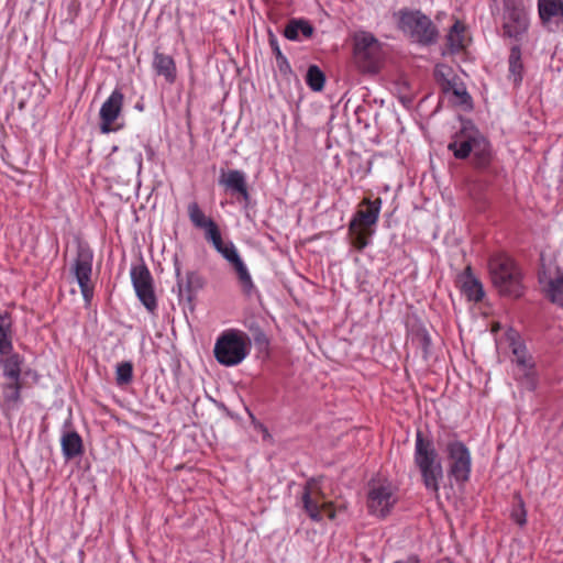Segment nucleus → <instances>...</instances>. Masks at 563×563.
Segmentation results:
<instances>
[{"label":"nucleus","mask_w":563,"mask_h":563,"mask_svg":"<svg viewBox=\"0 0 563 563\" xmlns=\"http://www.w3.org/2000/svg\"><path fill=\"white\" fill-rule=\"evenodd\" d=\"M467 46L466 25L456 19L445 35V48L450 55L462 53Z\"/></svg>","instance_id":"18"},{"label":"nucleus","mask_w":563,"mask_h":563,"mask_svg":"<svg viewBox=\"0 0 563 563\" xmlns=\"http://www.w3.org/2000/svg\"><path fill=\"white\" fill-rule=\"evenodd\" d=\"M322 514L324 512L330 520H334L336 517V511L333 508V503L325 500L322 503Z\"/></svg>","instance_id":"40"},{"label":"nucleus","mask_w":563,"mask_h":563,"mask_svg":"<svg viewBox=\"0 0 563 563\" xmlns=\"http://www.w3.org/2000/svg\"><path fill=\"white\" fill-rule=\"evenodd\" d=\"M521 376L519 382L521 385L526 387L529 391H534L539 385V374L537 372L536 363L530 367L520 368Z\"/></svg>","instance_id":"30"},{"label":"nucleus","mask_w":563,"mask_h":563,"mask_svg":"<svg viewBox=\"0 0 563 563\" xmlns=\"http://www.w3.org/2000/svg\"><path fill=\"white\" fill-rule=\"evenodd\" d=\"M221 176H225V174H222ZM227 176H231V177H234V176H242L240 172H236V170H233V172H229L227 174Z\"/></svg>","instance_id":"45"},{"label":"nucleus","mask_w":563,"mask_h":563,"mask_svg":"<svg viewBox=\"0 0 563 563\" xmlns=\"http://www.w3.org/2000/svg\"><path fill=\"white\" fill-rule=\"evenodd\" d=\"M444 453L448 462V476L457 485H465L471 478L472 455L464 442L454 438L450 440Z\"/></svg>","instance_id":"8"},{"label":"nucleus","mask_w":563,"mask_h":563,"mask_svg":"<svg viewBox=\"0 0 563 563\" xmlns=\"http://www.w3.org/2000/svg\"><path fill=\"white\" fill-rule=\"evenodd\" d=\"M60 446L66 460H71L82 453V440L76 431H64L60 437Z\"/></svg>","instance_id":"24"},{"label":"nucleus","mask_w":563,"mask_h":563,"mask_svg":"<svg viewBox=\"0 0 563 563\" xmlns=\"http://www.w3.org/2000/svg\"><path fill=\"white\" fill-rule=\"evenodd\" d=\"M529 26L530 18L522 0H503V36L521 42L528 33Z\"/></svg>","instance_id":"7"},{"label":"nucleus","mask_w":563,"mask_h":563,"mask_svg":"<svg viewBox=\"0 0 563 563\" xmlns=\"http://www.w3.org/2000/svg\"><path fill=\"white\" fill-rule=\"evenodd\" d=\"M249 420L251 426L253 427V432L258 435L264 443L272 444L273 443V437L269 433L268 429L256 420V418L253 416V413L249 410Z\"/></svg>","instance_id":"35"},{"label":"nucleus","mask_w":563,"mask_h":563,"mask_svg":"<svg viewBox=\"0 0 563 563\" xmlns=\"http://www.w3.org/2000/svg\"><path fill=\"white\" fill-rule=\"evenodd\" d=\"M275 59H276L277 68L283 75L291 74V71H292L291 66L285 55H280L279 57H277Z\"/></svg>","instance_id":"39"},{"label":"nucleus","mask_w":563,"mask_h":563,"mask_svg":"<svg viewBox=\"0 0 563 563\" xmlns=\"http://www.w3.org/2000/svg\"><path fill=\"white\" fill-rule=\"evenodd\" d=\"M399 563H421L420 558L417 554H410L406 559L398 561Z\"/></svg>","instance_id":"43"},{"label":"nucleus","mask_w":563,"mask_h":563,"mask_svg":"<svg viewBox=\"0 0 563 563\" xmlns=\"http://www.w3.org/2000/svg\"><path fill=\"white\" fill-rule=\"evenodd\" d=\"M0 361L4 377L10 380H20L22 360L19 354L10 353Z\"/></svg>","instance_id":"27"},{"label":"nucleus","mask_w":563,"mask_h":563,"mask_svg":"<svg viewBox=\"0 0 563 563\" xmlns=\"http://www.w3.org/2000/svg\"><path fill=\"white\" fill-rule=\"evenodd\" d=\"M220 254L235 268L243 286L246 285V267L234 244L227 242L225 246L220 251Z\"/></svg>","instance_id":"26"},{"label":"nucleus","mask_w":563,"mask_h":563,"mask_svg":"<svg viewBox=\"0 0 563 563\" xmlns=\"http://www.w3.org/2000/svg\"><path fill=\"white\" fill-rule=\"evenodd\" d=\"M396 503V497L393 494L390 486L377 485L369 489L367 498V507L371 514L379 518H385L389 515L390 509Z\"/></svg>","instance_id":"16"},{"label":"nucleus","mask_w":563,"mask_h":563,"mask_svg":"<svg viewBox=\"0 0 563 563\" xmlns=\"http://www.w3.org/2000/svg\"><path fill=\"white\" fill-rule=\"evenodd\" d=\"M538 13L541 23L548 26L550 23L563 21V0H538Z\"/></svg>","instance_id":"21"},{"label":"nucleus","mask_w":563,"mask_h":563,"mask_svg":"<svg viewBox=\"0 0 563 563\" xmlns=\"http://www.w3.org/2000/svg\"><path fill=\"white\" fill-rule=\"evenodd\" d=\"M152 67L156 75L163 76L168 84H174L177 68L174 58L156 48L153 53Z\"/></svg>","instance_id":"20"},{"label":"nucleus","mask_w":563,"mask_h":563,"mask_svg":"<svg viewBox=\"0 0 563 563\" xmlns=\"http://www.w3.org/2000/svg\"><path fill=\"white\" fill-rule=\"evenodd\" d=\"M130 275L137 298L150 312H153L157 308V302L148 268L144 264L133 265Z\"/></svg>","instance_id":"10"},{"label":"nucleus","mask_w":563,"mask_h":563,"mask_svg":"<svg viewBox=\"0 0 563 563\" xmlns=\"http://www.w3.org/2000/svg\"><path fill=\"white\" fill-rule=\"evenodd\" d=\"M461 291L468 301L481 302L485 296L483 284L473 274L471 266H466L461 275Z\"/></svg>","instance_id":"19"},{"label":"nucleus","mask_w":563,"mask_h":563,"mask_svg":"<svg viewBox=\"0 0 563 563\" xmlns=\"http://www.w3.org/2000/svg\"><path fill=\"white\" fill-rule=\"evenodd\" d=\"M13 329L12 319L5 311H0V354H10L13 350L12 344Z\"/></svg>","instance_id":"25"},{"label":"nucleus","mask_w":563,"mask_h":563,"mask_svg":"<svg viewBox=\"0 0 563 563\" xmlns=\"http://www.w3.org/2000/svg\"><path fill=\"white\" fill-rule=\"evenodd\" d=\"M249 331L252 333V338L249 335V351L253 346L255 358L264 363L263 371L271 375H277V362L272 356L269 338L258 327L253 324L249 327Z\"/></svg>","instance_id":"13"},{"label":"nucleus","mask_w":563,"mask_h":563,"mask_svg":"<svg viewBox=\"0 0 563 563\" xmlns=\"http://www.w3.org/2000/svg\"><path fill=\"white\" fill-rule=\"evenodd\" d=\"M133 378V365L131 362H121L115 368V380L119 386L131 383Z\"/></svg>","instance_id":"33"},{"label":"nucleus","mask_w":563,"mask_h":563,"mask_svg":"<svg viewBox=\"0 0 563 563\" xmlns=\"http://www.w3.org/2000/svg\"><path fill=\"white\" fill-rule=\"evenodd\" d=\"M244 179L245 178H220L219 184L232 196L238 194L246 199V186Z\"/></svg>","instance_id":"31"},{"label":"nucleus","mask_w":563,"mask_h":563,"mask_svg":"<svg viewBox=\"0 0 563 563\" xmlns=\"http://www.w3.org/2000/svg\"><path fill=\"white\" fill-rule=\"evenodd\" d=\"M323 501H325L324 493L317 482L313 478L307 481L302 487L300 503L302 510L313 522H321L323 520Z\"/></svg>","instance_id":"14"},{"label":"nucleus","mask_w":563,"mask_h":563,"mask_svg":"<svg viewBox=\"0 0 563 563\" xmlns=\"http://www.w3.org/2000/svg\"><path fill=\"white\" fill-rule=\"evenodd\" d=\"M394 563H399V562H394Z\"/></svg>","instance_id":"47"},{"label":"nucleus","mask_w":563,"mask_h":563,"mask_svg":"<svg viewBox=\"0 0 563 563\" xmlns=\"http://www.w3.org/2000/svg\"><path fill=\"white\" fill-rule=\"evenodd\" d=\"M188 216L192 224L198 229L203 230L214 222L205 216L197 202H190L188 205Z\"/></svg>","instance_id":"29"},{"label":"nucleus","mask_w":563,"mask_h":563,"mask_svg":"<svg viewBox=\"0 0 563 563\" xmlns=\"http://www.w3.org/2000/svg\"><path fill=\"white\" fill-rule=\"evenodd\" d=\"M249 301H252L253 297H256V299L260 298L257 290L254 288V285L251 280V277L249 276Z\"/></svg>","instance_id":"42"},{"label":"nucleus","mask_w":563,"mask_h":563,"mask_svg":"<svg viewBox=\"0 0 563 563\" xmlns=\"http://www.w3.org/2000/svg\"><path fill=\"white\" fill-rule=\"evenodd\" d=\"M413 462L421 474L424 487L438 494L440 481L443 478L442 462L433 440L426 437L421 430L416 432Z\"/></svg>","instance_id":"3"},{"label":"nucleus","mask_w":563,"mask_h":563,"mask_svg":"<svg viewBox=\"0 0 563 563\" xmlns=\"http://www.w3.org/2000/svg\"><path fill=\"white\" fill-rule=\"evenodd\" d=\"M245 347L241 332L225 331L214 344V356L220 364L233 366L244 360L246 355Z\"/></svg>","instance_id":"9"},{"label":"nucleus","mask_w":563,"mask_h":563,"mask_svg":"<svg viewBox=\"0 0 563 563\" xmlns=\"http://www.w3.org/2000/svg\"><path fill=\"white\" fill-rule=\"evenodd\" d=\"M525 66L522 63V52L519 44L510 47L508 56V80L512 82L515 88H519L522 84Z\"/></svg>","instance_id":"22"},{"label":"nucleus","mask_w":563,"mask_h":563,"mask_svg":"<svg viewBox=\"0 0 563 563\" xmlns=\"http://www.w3.org/2000/svg\"><path fill=\"white\" fill-rule=\"evenodd\" d=\"M384 44L371 32L358 31L353 35V57L363 73L376 74L384 60Z\"/></svg>","instance_id":"6"},{"label":"nucleus","mask_w":563,"mask_h":563,"mask_svg":"<svg viewBox=\"0 0 563 563\" xmlns=\"http://www.w3.org/2000/svg\"><path fill=\"white\" fill-rule=\"evenodd\" d=\"M93 254L89 249L79 247L77 257L71 265V272L80 287L81 295L86 302L92 298L93 291L90 285L92 273Z\"/></svg>","instance_id":"12"},{"label":"nucleus","mask_w":563,"mask_h":563,"mask_svg":"<svg viewBox=\"0 0 563 563\" xmlns=\"http://www.w3.org/2000/svg\"><path fill=\"white\" fill-rule=\"evenodd\" d=\"M203 230H205V238L210 243L217 242V240H219L221 238L220 230L214 222Z\"/></svg>","instance_id":"38"},{"label":"nucleus","mask_w":563,"mask_h":563,"mask_svg":"<svg viewBox=\"0 0 563 563\" xmlns=\"http://www.w3.org/2000/svg\"><path fill=\"white\" fill-rule=\"evenodd\" d=\"M314 27L306 19H290L284 29V36L289 41H301L312 36Z\"/></svg>","instance_id":"23"},{"label":"nucleus","mask_w":563,"mask_h":563,"mask_svg":"<svg viewBox=\"0 0 563 563\" xmlns=\"http://www.w3.org/2000/svg\"><path fill=\"white\" fill-rule=\"evenodd\" d=\"M446 91H452V93L457 98V102L462 106H470L472 98L470 93L466 91L463 85H457L455 82H448Z\"/></svg>","instance_id":"36"},{"label":"nucleus","mask_w":563,"mask_h":563,"mask_svg":"<svg viewBox=\"0 0 563 563\" xmlns=\"http://www.w3.org/2000/svg\"><path fill=\"white\" fill-rule=\"evenodd\" d=\"M538 282L545 298L563 309V273L560 268L556 267L554 275H552L542 265L538 272Z\"/></svg>","instance_id":"15"},{"label":"nucleus","mask_w":563,"mask_h":563,"mask_svg":"<svg viewBox=\"0 0 563 563\" xmlns=\"http://www.w3.org/2000/svg\"><path fill=\"white\" fill-rule=\"evenodd\" d=\"M306 84L312 91H321L325 84L324 73L317 65H310L306 75Z\"/></svg>","instance_id":"28"},{"label":"nucleus","mask_w":563,"mask_h":563,"mask_svg":"<svg viewBox=\"0 0 563 563\" xmlns=\"http://www.w3.org/2000/svg\"><path fill=\"white\" fill-rule=\"evenodd\" d=\"M175 271H176V275L179 276L180 275V269H179L177 263L175 264Z\"/></svg>","instance_id":"46"},{"label":"nucleus","mask_w":563,"mask_h":563,"mask_svg":"<svg viewBox=\"0 0 563 563\" xmlns=\"http://www.w3.org/2000/svg\"><path fill=\"white\" fill-rule=\"evenodd\" d=\"M511 519L520 527H523L527 523V510L521 498H519V509H515L511 512Z\"/></svg>","instance_id":"37"},{"label":"nucleus","mask_w":563,"mask_h":563,"mask_svg":"<svg viewBox=\"0 0 563 563\" xmlns=\"http://www.w3.org/2000/svg\"><path fill=\"white\" fill-rule=\"evenodd\" d=\"M397 29L409 43L430 47L438 43L440 30L432 19L418 9L402 8L395 13Z\"/></svg>","instance_id":"1"},{"label":"nucleus","mask_w":563,"mask_h":563,"mask_svg":"<svg viewBox=\"0 0 563 563\" xmlns=\"http://www.w3.org/2000/svg\"><path fill=\"white\" fill-rule=\"evenodd\" d=\"M269 44H271L273 54L275 55V58L279 57L280 55H284L276 38L272 37L269 40Z\"/></svg>","instance_id":"41"},{"label":"nucleus","mask_w":563,"mask_h":563,"mask_svg":"<svg viewBox=\"0 0 563 563\" xmlns=\"http://www.w3.org/2000/svg\"><path fill=\"white\" fill-rule=\"evenodd\" d=\"M507 341L509 343V347L514 355V362L518 366V368L530 367L534 364L533 356L529 353L525 341L521 339L520 334L510 329L507 333Z\"/></svg>","instance_id":"17"},{"label":"nucleus","mask_w":563,"mask_h":563,"mask_svg":"<svg viewBox=\"0 0 563 563\" xmlns=\"http://www.w3.org/2000/svg\"><path fill=\"white\" fill-rule=\"evenodd\" d=\"M412 341L421 349L424 358H428L431 347V338L426 328L420 327L413 332Z\"/></svg>","instance_id":"32"},{"label":"nucleus","mask_w":563,"mask_h":563,"mask_svg":"<svg viewBox=\"0 0 563 563\" xmlns=\"http://www.w3.org/2000/svg\"><path fill=\"white\" fill-rule=\"evenodd\" d=\"M456 158L463 159L473 155L474 162L478 166H484L490 158V144L488 140L472 124H463L461 131L449 144Z\"/></svg>","instance_id":"4"},{"label":"nucleus","mask_w":563,"mask_h":563,"mask_svg":"<svg viewBox=\"0 0 563 563\" xmlns=\"http://www.w3.org/2000/svg\"><path fill=\"white\" fill-rule=\"evenodd\" d=\"M363 205L366 206V209H358L347 228L350 242L360 252L371 242L369 239L374 233L372 227L378 221L382 199L371 200L369 198H364Z\"/></svg>","instance_id":"5"},{"label":"nucleus","mask_w":563,"mask_h":563,"mask_svg":"<svg viewBox=\"0 0 563 563\" xmlns=\"http://www.w3.org/2000/svg\"><path fill=\"white\" fill-rule=\"evenodd\" d=\"M20 380H11L3 385L2 395L8 405H15L20 400Z\"/></svg>","instance_id":"34"},{"label":"nucleus","mask_w":563,"mask_h":563,"mask_svg":"<svg viewBox=\"0 0 563 563\" xmlns=\"http://www.w3.org/2000/svg\"><path fill=\"white\" fill-rule=\"evenodd\" d=\"M124 103V95L120 89H114L104 100L99 111L100 131L102 133L117 132L121 125L117 124Z\"/></svg>","instance_id":"11"},{"label":"nucleus","mask_w":563,"mask_h":563,"mask_svg":"<svg viewBox=\"0 0 563 563\" xmlns=\"http://www.w3.org/2000/svg\"><path fill=\"white\" fill-rule=\"evenodd\" d=\"M213 247L220 253V251L225 246L227 243L223 242L222 236L217 240V242L211 243Z\"/></svg>","instance_id":"44"},{"label":"nucleus","mask_w":563,"mask_h":563,"mask_svg":"<svg viewBox=\"0 0 563 563\" xmlns=\"http://www.w3.org/2000/svg\"><path fill=\"white\" fill-rule=\"evenodd\" d=\"M488 269L500 296L516 299L523 296V274L514 258L503 253L495 254L488 261Z\"/></svg>","instance_id":"2"}]
</instances>
